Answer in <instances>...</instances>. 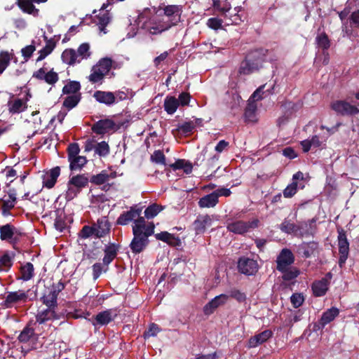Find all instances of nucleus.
Wrapping results in <instances>:
<instances>
[{"instance_id": "obj_1", "label": "nucleus", "mask_w": 359, "mask_h": 359, "mask_svg": "<svg viewBox=\"0 0 359 359\" xmlns=\"http://www.w3.org/2000/svg\"><path fill=\"white\" fill-rule=\"evenodd\" d=\"M163 16L156 17L150 22L148 30L151 34H161L181 22L183 12L182 5H167L163 9Z\"/></svg>"}, {"instance_id": "obj_2", "label": "nucleus", "mask_w": 359, "mask_h": 359, "mask_svg": "<svg viewBox=\"0 0 359 359\" xmlns=\"http://www.w3.org/2000/svg\"><path fill=\"white\" fill-rule=\"evenodd\" d=\"M154 224L150 223L146 224L144 217H140L134 221L133 226V238L130 244L133 253L141 252L149 243L148 238L154 233Z\"/></svg>"}, {"instance_id": "obj_3", "label": "nucleus", "mask_w": 359, "mask_h": 359, "mask_svg": "<svg viewBox=\"0 0 359 359\" xmlns=\"http://www.w3.org/2000/svg\"><path fill=\"white\" fill-rule=\"evenodd\" d=\"M114 61L111 58L102 57L94 65L88 76V81L93 83L102 82L104 77L109 72L114 65Z\"/></svg>"}, {"instance_id": "obj_4", "label": "nucleus", "mask_w": 359, "mask_h": 359, "mask_svg": "<svg viewBox=\"0 0 359 359\" xmlns=\"http://www.w3.org/2000/svg\"><path fill=\"white\" fill-rule=\"evenodd\" d=\"M259 220L252 219L245 222L243 220H231L228 222L226 228L228 231L236 234H243L258 227Z\"/></svg>"}, {"instance_id": "obj_5", "label": "nucleus", "mask_w": 359, "mask_h": 359, "mask_svg": "<svg viewBox=\"0 0 359 359\" xmlns=\"http://www.w3.org/2000/svg\"><path fill=\"white\" fill-rule=\"evenodd\" d=\"M263 62L258 51L250 53L246 59L241 63L239 72L243 74H249L259 69Z\"/></svg>"}, {"instance_id": "obj_6", "label": "nucleus", "mask_w": 359, "mask_h": 359, "mask_svg": "<svg viewBox=\"0 0 359 359\" xmlns=\"http://www.w3.org/2000/svg\"><path fill=\"white\" fill-rule=\"evenodd\" d=\"M115 177V172L102 170L97 175H93L89 182L97 186H102V189L107 191L111 186L109 182Z\"/></svg>"}, {"instance_id": "obj_7", "label": "nucleus", "mask_w": 359, "mask_h": 359, "mask_svg": "<svg viewBox=\"0 0 359 359\" xmlns=\"http://www.w3.org/2000/svg\"><path fill=\"white\" fill-rule=\"evenodd\" d=\"M112 1L113 0H108L106 4H104L99 14L95 18L94 21L98 26L100 34H105L107 33L106 26L110 22L111 16L105 8L111 4V1Z\"/></svg>"}, {"instance_id": "obj_8", "label": "nucleus", "mask_w": 359, "mask_h": 359, "mask_svg": "<svg viewBox=\"0 0 359 359\" xmlns=\"http://www.w3.org/2000/svg\"><path fill=\"white\" fill-rule=\"evenodd\" d=\"M338 246L340 254L339 264L341 267L346 262L349 252V243L343 229L338 230Z\"/></svg>"}, {"instance_id": "obj_9", "label": "nucleus", "mask_w": 359, "mask_h": 359, "mask_svg": "<svg viewBox=\"0 0 359 359\" xmlns=\"http://www.w3.org/2000/svg\"><path fill=\"white\" fill-rule=\"evenodd\" d=\"M28 292L24 290H18L15 292H9L4 299V306L6 308H11L18 303H25L28 299Z\"/></svg>"}, {"instance_id": "obj_10", "label": "nucleus", "mask_w": 359, "mask_h": 359, "mask_svg": "<svg viewBox=\"0 0 359 359\" xmlns=\"http://www.w3.org/2000/svg\"><path fill=\"white\" fill-rule=\"evenodd\" d=\"M332 109L341 115H355L359 113V108L348 102L338 100L332 102Z\"/></svg>"}, {"instance_id": "obj_11", "label": "nucleus", "mask_w": 359, "mask_h": 359, "mask_svg": "<svg viewBox=\"0 0 359 359\" xmlns=\"http://www.w3.org/2000/svg\"><path fill=\"white\" fill-rule=\"evenodd\" d=\"M238 268L241 273L252 276L258 271L259 265L256 260L243 257L239 259Z\"/></svg>"}, {"instance_id": "obj_12", "label": "nucleus", "mask_w": 359, "mask_h": 359, "mask_svg": "<svg viewBox=\"0 0 359 359\" xmlns=\"http://www.w3.org/2000/svg\"><path fill=\"white\" fill-rule=\"evenodd\" d=\"M294 261V257L291 250L287 248L283 249L276 259V269L278 271H285L286 269L291 267Z\"/></svg>"}, {"instance_id": "obj_13", "label": "nucleus", "mask_w": 359, "mask_h": 359, "mask_svg": "<svg viewBox=\"0 0 359 359\" xmlns=\"http://www.w3.org/2000/svg\"><path fill=\"white\" fill-rule=\"evenodd\" d=\"M28 98L12 97L7 102L8 110L11 114H20L27 108Z\"/></svg>"}, {"instance_id": "obj_14", "label": "nucleus", "mask_w": 359, "mask_h": 359, "mask_svg": "<svg viewBox=\"0 0 359 359\" xmlns=\"http://www.w3.org/2000/svg\"><path fill=\"white\" fill-rule=\"evenodd\" d=\"M332 278L331 273H327L324 278L315 281L312 284V290L316 297H322L325 295L328 290V285Z\"/></svg>"}, {"instance_id": "obj_15", "label": "nucleus", "mask_w": 359, "mask_h": 359, "mask_svg": "<svg viewBox=\"0 0 359 359\" xmlns=\"http://www.w3.org/2000/svg\"><path fill=\"white\" fill-rule=\"evenodd\" d=\"M33 77L44 81L49 85H54L59 79L57 73L53 70L47 71L45 68H40L33 74Z\"/></svg>"}, {"instance_id": "obj_16", "label": "nucleus", "mask_w": 359, "mask_h": 359, "mask_svg": "<svg viewBox=\"0 0 359 359\" xmlns=\"http://www.w3.org/2000/svg\"><path fill=\"white\" fill-rule=\"evenodd\" d=\"M229 300V295L221 294L214 297L203 308L205 314L210 315L219 306L225 304Z\"/></svg>"}, {"instance_id": "obj_17", "label": "nucleus", "mask_w": 359, "mask_h": 359, "mask_svg": "<svg viewBox=\"0 0 359 359\" xmlns=\"http://www.w3.org/2000/svg\"><path fill=\"white\" fill-rule=\"evenodd\" d=\"M16 203V194L14 191H10L0 202L1 213L4 216L10 215V210L15 206Z\"/></svg>"}, {"instance_id": "obj_18", "label": "nucleus", "mask_w": 359, "mask_h": 359, "mask_svg": "<svg viewBox=\"0 0 359 359\" xmlns=\"http://www.w3.org/2000/svg\"><path fill=\"white\" fill-rule=\"evenodd\" d=\"M116 316V313L112 309H108L97 313L95 316V322L93 323L94 326L97 325H104L111 322Z\"/></svg>"}, {"instance_id": "obj_19", "label": "nucleus", "mask_w": 359, "mask_h": 359, "mask_svg": "<svg viewBox=\"0 0 359 359\" xmlns=\"http://www.w3.org/2000/svg\"><path fill=\"white\" fill-rule=\"evenodd\" d=\"M93 97L97 102L107 106H111L115 104V98L113 92L96 90L93 93Z\"/></svg>"}, {"instance_id": "obj_20", "label": "nucleus", "mask_w": 359, "mask_h": 359, "mask_svg": "<svg viewBox=\"0 0 359 359\" xmlns=\"http://www.w3.org/2000/svg\"><path fill=\"white\" fill-rule=\"evenodd\" d=\"M212 224V219L209 215H199L194 221L193 226L197 234L205 232L207 227Z\"/></svg>"}, {"instance_id": "obj_21", "label": "nucleus", "mask_w": 359, "mask_h": 359, "mask_svg": "<svg viewBox=\"0 0 359 359\" xmlns=\"http://www.w3.org/2000/svg\"><path fill=\"white\" fill-rule=\"evenodd\" d=\"M272 332L269 330H266L262 332L259 334H257L250 337L248 340L249 348H255L260 344H262L263 343L266 342L269 339H270L272 337Z\"/></svg>"}, {"instance_id": "obj_22", "label": "nucleus", "mask_w": 359, "mask_h": 359, "mask_svg": "<svg viewBox=\"0 0 359 359\" xmlns=\"http://www.w3.org/2000/svg\"><path fill=\"white\" fill-rule=\"evenodd\" d=\"M60 167L57 166L52 168L49 172L43 175V185L48 189L53 187L57 182V179L60 176Z\"/></svg>"}, {"instance_id": "obj_23", "label": "nucleus", "mask_w": 359, "mask_h": 359, "mask_svg": "<svg viewBox=\"0 0 359 359\" xmlns=\"http://www.w3.org/2000/svg\"><path fill=\"white\" fill-rule=\"evenodd\" d=\"M95 236L101 238L105 236L110 229V225L106 217L99 219L96 224L93 225Z\"/></svg>"}, {"instance_id": "obj_24", "label": "nucleus", "mask_w": 359, "mask_h": 359, "mask_svg": "<svg viewBox=\"0 0 359 359\" xmlns=\"http://www.w3.org/2000/svg\"><path fill=\"white\" fill-rule=\"evenodd\" d=\"M114 127V123L109 119L100 120L96 122L92 127L94 133L97 134H104L112 130Z\"/></svg>"}, {"instance_id": "obj_25", "label": "nucleus", "mask_w": 359, "mask_h": 359, "mask_svg": "<svg viewBox=\"0 0 359 359\" xmlns=\"http://www.w3.org/2000/svg\"><path fill=\"white\" fill-rule=\"evenodd\" d=\"M61 59L63 63L69 66H74L81 63L76 53V50L73 48H66L62 53Z\"/></svg>"}, {"instance_id": "obj_26", "label": "nucleus", "mask_w": 359, "mask_h": 359, "mask_svg": "<svg viewBox=\"0 0 359 359\" xmlns=\"http://www.w3.org/2000/svg\"><path fill=\"white\" fill-rule=\"evenodd\" d=\"M118 251V246L112 243L105 246L103 257V264L108 266L116 257Z\"/></svg>"}, {"instance_id": "obj_27", "label": "nucleus", "mask_w": 359, "mask_h": 359, "mask_svg": "<svg viewBox=\"0 0 359 359\" xmlns=\"http://www.w3.org/2000/svg\"><path fill=\"white\" fill-rule=\"evenodd\" d=\"M306 226V223H301L299 225L290 222L285 219L280 225V229L286 233H294L297 235L301 229Z\"/></svg>"}, {"instance_id": "obj_28", "label": "nucleus", "mask_w": 359, "mask_h": 359, "mask_svg": "<svg viewBox=\"0 0 359 359\" xmlns=\"http://www.w3.org/2000/svg\"><path fill=\"white\" fill-rule=\"evenodd\" d=\"M339 314V310L336 307H332L323 312L320 320V324L325 327L328 323L333 321Z\"/></svg>"}, {"instance_id": "obj_29", "label": "nucleus", "mask_w": 359, "mask_h": 359, "mask_svg": "<svg viewBox=\"0 0 359 359\" xmlns=\"http://www.w3.org/2000/svg\"><path fill=\"white\" fill-rule=\"evenodd\" d=\"M352 26L359 28V11L352 13L350 17V25H348V22L346 24L344 23L343 31L349 37L354 36L351 28Z\"/></svg>"}, {"instance_id": "obj_30", "label": "nucleus", "mask_w": 359, "mask_h": 359, "mask_svg": "<svg viewBox=\"0 0 359 359\" xmlns=\"http://www.w3.org/2000/svg\"><path fill=\"white\" fill-rule=\"evenodd\" d=\"M140 214V210H130L121 214L117 219L116 223L119 225H126L135 217H139Z\"/></svg>"}, {"instance_id": "obj_31", "label": "nucleus", "mask_w": 359, "mask_h": 359, "mask_svg": "<svg viewBox=\"0 0 359 359\" xmlns=\"http://www.w3.org/2000/svg\"><path fill=\"white\" fill-rule=\"evenodd\" d=\"M42 302L48 307L54 309L57 306V292L56 289H50L47 294L41 297Z\"/></svg>"}, {"instance_id": "obj_32", "label": "nucleus", "mask_w": 359, "mask_h": 359, "mask_svg": "<svg viewBox=\"0 0 359 359\" xmlns=\"http://www.w3.org/2000/svg\"><path fill=\"white\" fill-rule=\"evenodd\" d=\"M218 199L213 192L200 198L198 205L202 208H213L218 203Z\"/></svg>"}, {"instance_id": "obj_33", "label": "nucleus", "mask_w": 359, "mask_h": 359, "mask_svg": "<svg viewBox=\"0 0 359 359\" xmlns=\"http://www.w3.org/2000/svg\"><path fill=\"white\" fill-rule=\"evenodd\" d=\"M15 229L11 224H6L0 226V238L3 241H8L14 243L13 236Z\"/></svg>"}, {"instance_id": "obj_34", "label": "nucleus", "mask_w": 359, "mask_h": 359, "mask_svg": "<svg viewBox=\"0 0 359 359\" xmlns=\"http://www.w3.org/2000/svg\"><path fill=\"white\" fill-rule=\"evenodd\" d=\"M76 53L77 55V57L81 62L83 60H88L92 55V52L90 51V46L88 43H82L80 44V46L78 47L77 50H76Z\"/></svg>"}, {"instance_id": "obj_35", "label": "nucleus", "mask_w": 359, "mask_h": 359, "mask_svg": "<svg viewBox=\"0 0 359 359\" xmlns=\"http://www.w3.org/2000/svg\"><path fill=\"white\" fill-rule=\"evenodd\" d=\"M164 109L168 114H173L180 107L178 100L174 96H167L164 100Z\"/></svg>"}, {"instance_id": "obj_36", "label": "nucleus", "mask_w": 359, "mask_h": 359, "mask_svg": "<svg viewBox=\"0 0 359 359\" xmlns=\"http://www.w3.org/2000/svg\"><path fill=\"white\" fill-rule=\"evenodd\" d=\"M245 121L249 123H256L257 117V104L255 102H248L245 111Z\"/></svg>"}, {"instance_id": "obj_37", "label": "nucleus", "mask_w": 359, "mask_h": 359, "mask_svg": "<svg viewBox=\"0 0 359 359\" xmlns=\"http://www.w3.org/2000/svg\"><path fill=\"white\" fill-rule=\"evenodd\" d=\"M69 182H71V184H73L81 191L82 189L88 185L89 179L84 174L76 175L71 177Z\"/></svg>"}, {"instance_id": "obj_38", "label": "nucleus", "mask_w": 359, "mask_h": 359, "mask_svg": "<svg viewBox=\"0 0 359 359\" xmlns=\"http://www.w3.org/2000/svg\"><path fill=\"white\" fill-rule=\"evenodd\" d=\"M68 161L69 162V168L72 171L81 170L87 163V159L83 156H78Z\"/></svg>"}, {"instance_id": "obj_39", "label": "nucleus", "mask_w": 359, "mask_h": 359, "mask_svg": "<svg viewBox=\"0 0 359 359\" xmlns=\"http://www.w3.org/2000/svg\"><path fill=\"white\" fill-rule=\"evenodd\" d=\"M31 0H20L19 6L25 13L37 16L39 14V10L34 7Z\"/></svg>"}, {"instance_id": "obj_40", "label": "nucleus", "mask_w": 359, "mask_h": 359, "mask_svg": "<svg viewBox=\"0 0 359 359\" xmlns=\"http://www.w3.org/2000/svg\"><path fill=\"white\" fill-rule=\"evenodd\" d=\"M318 248V243L316 242L303 243L299 246V250L306 257L313 255Z\"/></svg>"}, {"instance_id": "obj_41", "label": "nucleus", "mask_w": 359, "mask_h": 359, "mask_svg": "<svg viewBox=\"0 0 359 359\" xmlns=\"http://www.w3.org/2000/svg\"><path fill=\"white\" fill-rule=\"evenodd\" d=\"M20 273V279L25 281L30 280L34 276L33 264L30 262L26 263L25 265L21 266Z\"/></svg>"}, {"instance_id": "obj_42", "label": "nucleus", "mask_w": 359, "mask_h": 359, "mask_svg": "<svg viewBox=\"0 0 359 359\" xmlns=\"http://www.w3.org/2000/svg\"><path fill=\"white\" fill-rule=\"evenodd\" d=\"M81 89L80 83L78 81H70L66 84L62 89L63 94L67 95H80L79 91Z\"/></svg>"}, {"instance_id": "obj_43", "label": "nucleus", "mask_w": 359, "mask_h": 359, "mask_svg": "<svg viewBox=\"0 0 359 359\" xmlns=\"http://www.w3.org/2000/svg\"><path fill=\"white\" fill-rule=\"evenodd\" d=\"M55 47V43L52 40H48L46 46L39 51V57L36 60L37 62L41 61L49 54L52 53Z\"/></svg>"}, {"instance_id": "obj_44", "label": "nucleus", "mask_w": 359, "mask_h": 359, "mask_svg": "<svg viewBox=\"0 0 359 359\" xmlns=\"http://www.w3.org/2000/svg\"><path fill=\"white\" fill-rule=\"evenodd\" d=\"M12 264V257L8 253L0 254V271H8Z\"/></svg>"}, {"instance_id": "obj_45", "label": "nucleus", "mask_w": 359, "mask_h": 359, "mask_svg": "<svg viewBox=\"0 0 359 359\" xmlns=\"http://www.w3.org/2000/svg\"><path fill=\"white\" fill-rule=\"evenodd\" d=\"M54 311L52 308L48 307V309L42 310L36 315V322L39 324H42L46 321L51 319L54 316Z\"/></svg>"}, {"instance_id": "obj_46", "label": "nucleus", "mask_w": 359, "mask_h": 359, "mask_svg": "<svg viewBox=\"0 0 359 359\" xmlns=\"http://www.w3.org/2000/svg\"><path fill=\"white\" fill-rule=\"evenodd\" d=\"M229 297H231L234 299H236L238 303L240 304H246L247 303V294L238 290V289H236V288H233L230 290L229 292Z\"/></svg>"}, {"instance_id": "obj_47", "label": "nucleus", "mask_w": 359, "mask_h": 359, "mask_svg": "<svg viewBox=\"0 0 359 359\" xmlns=\"http://www.w3.org/2000/svg\"><path fill=\"white\" fill-rule=\"evenodd\" d=\"M35 339L34 331L30 327H25L18 337L19 341L23 343H27L29 341H34Z\"/></svg>"}, {"instance_id": "obj_48", "label": "nucleus", "mask_w": 359, "mask_h": 359, "mask_svg": "<svg viewBox=\"0 0 359 359\" xmlns=\"http://www.w3.org/2000/svg\"><path fill=\"white\" fill-rule=\"evenodd\" d=\"M155 237L157 240L165 242L169 245H175L177 241H178L177 238L167 231H162L161 233H156Z\"/></svg>"}, {"instance_id": "obj_49", "label": "nucleus", "mask_w": 359, "mask_h": 359, "mask_svg": "<svg viewBox=\"0 0 359 359\" xmlns=\"http://www.w3.org/2000/svg\"><path fill=\"white\" fill-rule=\"evenodd\" d=\"M284 280L290 281L295 279L299 275V271L295 267H289L285 271H280Z\"/></svg>"}, {"instance_id": "obj_50", "label": "nucleus", "mask_w": 359, "mask_h": 359, "mask_svg": "<svg viewBox=\"0 0 359 359\" xmlns=\"http://www.w3.org/2000/svg\"><path fill=\"white\" fill-rule=\"evenodd\" d=\"M11 59L12 54L8 51H1L0 53V74H2L8 66Z\"/></svg>"}, {"instance_id": "obj_51", "label": "nucleus", "mask_w": 359, "mask_h": 359, "mask_svg": "<svg viewBox=\"0 0 359 359\" xmlns=\"http://www.w3.org/2000/svg\"><path fill=\"white\" fill-rule=\"evenodd\" d=\"M163 208L157 204H152L148 206L144 210V216L147 219L154 218L156 216L161 210H163Z\"/></svg>"}, {"instance_id": "obj_52", "label": "nucleus", "mask_w": 359, "mask_h": 359, "mask_svg": "<svg viewBox=\"0 0 359 359\" xmlns=\"http://www.w3.org/2000/svg\"><path fill=\"white\" fill-rule=\"evenodd\" d=\"M80 95H68L63 102V106L69 109H71L77 105L80 101Z\"/></svg>"}, {"instance_id": "obj_53", "label": "nucleus", "mask_w": 359, "mask_h": 359, "mask_svg": "<svg viewBox=\"0 0 359 359\" xmlns=\"http://www.w3.org/2000/svg\"><path fill=\"white\" fill-rule=\"evenodd\" d=\"M81 192V190L71 184V182L68 181L67 189L65 192V199L68 201L73 200L76 198L78 194Z\"/></svg>"}, {"instance_id": "obj_54", "label": "nucleus", "mask_w": 359, "mask_h": 359, "mask_svg": "<svg viewBox=\"0 0 359 359\" xmlns=\"http://www.w3.org/2000/svg\"><path fill=\"white\" fill-rule=\"evenodd\" d=\"M95 151L99 156H105L109 153V147L106 142L102 141L97 144Z\"/></svg>"}, {"instance_id": "obj_55", "label": "nucleus", "mask_w": 359, "mask_h": 359, "mask_svg": "<svg viewBox=\"0 0 359 359\" xmlns=\"http://www.w3.org/2000/svg\"><path fill=\"white\" fill-rule=\"evenodd\" d=\"M151 161L157 164L165 165V156L161 150H156L151 154Z\"/></svg>"}, {"instance_id": "obj_56", "label": "nucleus", "mask_w": 359, "mask_h": 359, "mask_svg": "<svg viewBox=\"0 0 359 359\" xmlns=\"http://www.w3.org/2000/svg\"><path fill=\"white\" fill-rule=\"evenodd\" d=\"M132 91L129 89H127L126 91L124 90H117L114 92V96L115 98V104L125 100L128 98L129 96H132Z\"/></svg>"}, {"instance_id": "obj_57", "label": "nucleus", "mask_w": 359, "mask_h": 359, "mask_svg": "<svg viewBox=\"0 0 359 359\" xmlns=\"http://www.w3.org/2000/svg\"><path fill=\"white\" fill-rule=\"evenodd\" d=\"M316 41L318 47L324 50L327 49L330 47V41L327 35L324 33H322L317 36Z\"/></svg>"}, {"instance_id": "obj_58", "label": "nucleus", "mask_w": 359, "mask_h": 359, "mask_svg": "<svg viewBox=\"0 0 359 359\" xmlns=\"http://www.w3.org/2000/svg\"><path fill=\"white\" fill-rule=\"evenodd\" d=\"M297 184L296 182H292L283 190V196L285 198H291L297 193Z\"/></svg>"}, {"instance_id": "obj_59", "label": "nucleus", "mask_w": 359, "mask_h": 359, "mask_svg": "<svg viewBox=\"0 0 359 359\" xmlns=\"http://www.w3.org/2000/svg\"><path fill=\"white\" fill-rule=\"evenodd\" d=\"M290 301L294 308H299L302 305L304 298L302 294L294 293L291 296Z\"/></svg>"}, {"instance_id": "obj_60", "label": "nucleus", "mask_w": 359, "mask_h": 359, "mask_svg": "<svg viewBox=\"0 0 359 359\" xmlns=\"http://www.w3.org/2000/svg\"><path fill=\"white\" fill-rule=\"evenodd\" d=\"M68 152V160L79 156L80 149L79 144L76 143H72L69 145L67 149Z\"/></svg>"}, {"instance_id": "obj_61", "label": "nucleus", "mask_w": 359, "mask_h": 359, "mask_svg": "<svg viewBox=\"0 0 359 359\" xmlns=\"http://www.w3.org/2000/svg\"><path fill=\"white\" fill-rule=\"evenodd\" d=\"M207 25L211 29L217 30L222 27V20L217 18H211L208 20Z\"/></svg>"}, {"instance_id": "obj_62", "label": "nucleus", "mask_w": 359, "mask_h": 359, "mask_svg": "<svg viewBox=\"0 0 359 359\" xmlns=\"http://www.w3.org/2000/svg\"><path fill=\"white\" fill-rule=\"evenodd\" d=\"M242 102L241 97L236 92L232 93V101L229 102V107L231 109H238Z\"/></svg>"}, {"instance_id": "obj_63", "label": "nucleus", "mask_w": 359, "mask_h": 359, "mask_svg": "<svg viewBox=\"0 0 359 359\" xmlns=\"http://www.w3.org/2000/svg\"><path fill=\"white\" fill-rule=\"evenodd\" d=\"M82 238H88L92 236H95L94 227L89 226H84L79 233Z\"/></svg>"}, {"instance_id": "obj_64", "label": "nucleus", "mask_w": 359, "mask_h": 359, "mask_svg": "<svg viewBox=\"0 0 359 359\" xmlns=\"http://www.w3.org/2000/svg\"><path fill=\"white\" fill-rule=\"evenodd\" d=\"M179 101V105L182 107H185L189 105L191 96L189 93L183 92L181 94H180L178 98H177Z\"/></svg>"}]
</instances>
